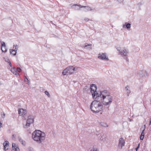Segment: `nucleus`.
<instances>
[{
  "label": "nucleus",
  "mask_w": 151,
  "mask_h": 151,
  "mask_svg": "<svg viewBox=\"0 0 151 151\" xmlns=\"http://www.w3.org/2000/svg\"><path fill=\"white\" fill-rule=\"evenodd\" d=\"M151 124V123H150H150H149V125H150Z\"/></svg>",
  "instance_id": "obj_44"
},
{
  "label": "nucleus",
  "mask_w": 151,
  "mask_h": 151,
  "mask_svg": "<svg viewBox=\"0 0 151 151\" xmlns=\"http://www.w3.org/2000/svg\"><path fill=\"white\" fill-rule=\"evenodd\" d=\"M141 136H143V137L144 136V129L142 132L141 134Z\"/></svg>",
  "instance_id": "obj_28"
},
{
  "label": "nucleus",
  "mask_w": 151,
  "mask_h": 151,
  "mask_svg": "<svg viewBox=\"0 0 151 151\" xmlns=\"http://www.w3.org/2000/svg\"><path fill=\"white\" fill-rule=\"evenodd\" d=\"M75 70V67L73 66H69L67 67L63 70L62 73V74L63 76L71 75L73 73Z\"/></svg>",
  "instance_id": "obj_6"
},
{
  "label": "nucleus",
  "mask_w": 151,
  "mask_h": 151,
  "mask_svg": "<svg viewBox=\"0 0 151 151\" xmlns=\"http://www.w3.org/2000/svg\"><path fill=\"white\" fill-rule=\"evenodd\" d=\"M90 151H99V150L96 147H93Z\"/></svg>",
  "instance_id": "obj_23"
},
{
  "label": "nucleus",
  "mask_w": 151,
  "mask_h": 151,
  "mask_svg": "<svg viewBox=\"0 0 151 151\" xmlns=\"http://www.w3.org/2000/svg\"><path fill=\"white\" fill-rule=\"evenodd\" d=\"M12 136L13 137H15V135L14 134H13L12 135Z\"/></svg>",
  "instance_id": "obj_38"
},
{
  "label": "nucleus",
  "mask_w": 151,
  "mask_h": 151,
  "mask_svg": "<svg viewBox=\"0 0 151 151\" xmlns=\"http://www.w3.org/2000/svg\"><path fill=\"white\" fill-rule=\"evenodd\" d=\"M150 104H151V99H150Z\"/></svg>",
  "instance_id": "obj_40"
},
{
  "label": "nucleus",
  "mask_w": 151,
  "mask_h": 151,
  "mask_svg": "<svg viewBox=\"0 0 151 151\" xmlns=\"http://www.w3.org/2000/svg\"><path fill=\"white\" fill-rule=\"evenodd\" d=\"M119 3H121L124 0H116Z\"/></svg>",
  "instance_id": "obj_29"
},
{
  "label": "nucleus",
  "mask_w": 151,
  "mask_h": 151,
  "mask_svg": "<svg viewBox=\"0 0 151 151\" xmlns=\"http://www.w3.org/2000/svg\"><path fill=\"white\" fill-rule=\"evenodd\" d=\"M18 112L20 116H22L26 114L27 111L26 109H20L18 110Z\"/></svg>",
  "instance_id": "obj_8"
},
{
  "label": "nucleus",
  "mask_w": 151,
  "mask_h": 151,
  "mask_svg": "<svg viewBox=\"0 0 151 151\" xmlns=\"http://www.w3.org/2000/svg\"><path fill=\"white\" fill-rule=\"evenodd\" d=\"M21 69L19 68H17V72H20L21 71Z\"/></svg>",
  "instance_id": "obj_27"
},
{
  "label": "nucleus",
  "mask_w": 151,
  "mask_h": 151,
  "mask_svg": "<svg viewBox=\"0 0 151 151\" xmlns=\"http://www.w3.org/2000/svg\"><path fill=\"white\" fill-rule=\"evenodd\" d=\"M90 105V108L93 113H98L103 109V104L99 99H94Z\"/></svg>",
  "instance_id": "obj_2"
},
{
  "label": "nucleus",
  "mask_w": 151,
  "mask_h": 151,
  "mask_svg": "<svg viewBox=\"0 0 151 151\" xmlns=\"http://www.w3.org/2000/svg\"><path fill=\"white\" fill-rule=\"evenodd\" d=\"M125 89L126 90L127 95L128 96H129V94L131 93V91L129 89V87L128 86H127L125 87Z\"/></svg>",
  "instance_id": "obj_18"
},
{
  "label": "nucleus",
  "mask_w": 151,
  "mask_h": 151,
  "mask_svg": "<svg viewBox=\"0 0 151 151\" xmlns=\"http://www.w3.org/2000/svg\"><path fill=\"white\" fill-rule=\"evenodd\" d=\"M98 99H99L103 104L107 106L110 104L113 100V97L110 93L106 90L101 91Z\"/></svg>",
  "instance_id": "obj_1"
},
{
  "label": "nucleus",
  "mask_w": 151,
  "mask_h": 151,
  "mask_svg": "<svg viewBox=\"0 0 151 151\" xmlns=\"http://www.w3.org/2000/svg\"><path fill=\"white\" fill-rule=\"evenodd\" d=\"M93 10V9H92L89 6H86V10H85V11H91Z\"/></svg>",
  "instance_id": "obj_20"
},
{
  "label": "nucleus",
  "mask_w": 151,
  "mask_h": 151,
  "mask_svg": "<svg viewBox=\"0 0 151 151\" xmlns=\"http://www.w3.org/2000/svg\"><path fill=\"white\" fill-rule=\"evenodd\" d=\"M45 135L40 130H35L32 134L33 139L38 143H40L45 138Z\"/></svg>",
  "instance_id": "obj_3"
},
{
  "label": "nucleus",
  "mask_w": 151,
  "mask_h": 151,
  "mask_svg": "<svg viewBox=\"0 0 151 151\" xmlns=\"http://www.w3.org/2000/svg\"><path fill=\"white\" fill-rule=\"evenodd\" d=\"M25 79H26L27 81H28V80L27 78L26 77H25ZM25 81H26L25 79Z\"/></svg>",
  "instance_id": "obj_37"
},
{
  "label": "nucleus",
  "mask_w": 151,
  "mask_h": 151,
  "mask_svg": "<svg viewBox=\"0 0 151 151\" xmlns=\"http://www.w3.org/2000/svg\"><path fill=\"white\" fill-rule=\"evenodd\" d=\"M91 45V44H88L87 43H86L84 47L86 49L90 50L92 49Z\"/></svg>",
  "instance_id": "obj_14"
},
{
  "label": "nucleus",
  "mask_w": 151,
  "mask_h": 151,
  "mask_svg": "<svg viewBox=\"0 0 151 151\" xmlns=\"http://www.w3.org/2000/svg\"><path fill=\"white\" fill-rule=\"evenodd\" d=\"M84 20L86 22H88L89 20V19L87 18H85L84 19Z\"/></svg>",
  "instance_id": "obj_30"
},
{
  "label": "nucleus",
  "mask_w": 151,
  "mask_h": 151,
  "mask_svg": "<svg viewBox=\"0 0 151 151\" xmlns=\"http://www.w3.org/2000/svg\"><path fill=\"white\" fill-rule=\"evenodd\" d=\"M126 27L127 29H129L131 27V24L129 23L127 24L126 25Z\"/></svg>",
  "instance_id": "obj_24"
},
{
  "label": "nucleus",
  "mask_w": 151,
  "mask_h": 151,
  "mask_svg": "<svg viewBox=\"0 0 151 151\" xmlns=\"http://www.w3.org/2000/svg\"><path fill=\"white\" fill-rule=\"evenodd\" d=\"M30 124H29L27 122L26 124L24 126V128L25 129H27L30 126Z\"/></svg>",
  "instance_id": "obj_21"
},
{
  "label": "nucleus",
  "mask_w": 151,
  "mask_h": 151,
  "mask_svg": "<svg viewBox=\"0 0 151 151\" xmlns=\"http://www.w3.org/2000/svg\"><path fill=\"white\" fill-rule=\"evenodd\" d=\"M12 148L14 150V151H19V147L16 145L15 144H12Z\"/></svg>",
  "instance_id": "obj_12"
},
{
  "label": "nucleus",
  "mask_w": 151,
  "mask_h": 151,
  "mask_svg": "<svg viewBox=\"0 0 151 151\" xmlns=\"http://www.w3.org/2000/svg\"><path fill=\"white\" fill-rule=\"evenodd\" d=\"M8 63H9V65L11 67H12V64L11 63V62H10V61L9 60H8Z\"/></svg>",
  "instance_id": "obj_31"
},
{
  "label": "nucleus",
  "mask_w": 151,
  "mask_h": 151,
  "mask_svg": "<svg viewBox=\"0 0 151 151\" xmlns=\"http://www.w3.org/2000/svg\"><path fill=\"white\" fill-rule=\"evenodd\" d=\"M1 50L2 52H6L7 51V49L6 48V45L5 42H1Z\"/></svg>",
  "instance_id": "obj_9"
},
{
  "label": "nucleus",
  "mask_w": 151,
  "mask_h": 151,
  "mask_svg": "<svg viewBox=\"0 0 151 151\" xmlns=\"http://www.w3.org/2000/svg\"><path fill=\"white\" fill-rule=\"evenodd\" d=\"M10 52L11 54H12L13 55H16L17 53L16 52H15V51L13 50V49H10Z\"/></svg>",
  "instance_id": "obj_19"
},
{
  "label": "nucleus",
  "mask_w": 151,
  "mask_h": 151,
  "mask_svg": "<svg viewBox=\"0 0 151 151\" xmlns=\"http://www.w3.org/2000/svg\"><path fill=\"white\" fill-rule=\"evenodd\" d=\"M2 124L0 122V128H1L2 127Z\"/></svg>",
  "instance_id": "obj_35"
},
{
  "label": "nucleus",
  "mask_w": 151,
  "mask_h": 151,
  "mask_svg": "<svg viewBox=\"0 0 151 151\" xmlns=\"http://www.w3.org/2000/svg\"><path fill=\"white\" fill-rule=\"evenodd\" d=\"M27 122L30 125L34 122V120L32 118H29L27 120Z\"/></svg>",
  "instance_id": "obj_17"
},
{
  "label": "nucleus",
  "mask_w": 151,
  "mask_h": 151,
  "mask_svg": "<svg viewBox=\"0 0 151 151\" xmlns=\"http://www.w3.org/2000/svg\"><path fill=\"white\" fill-rule=\"evenodd\" d=\"M139 146H140V144L139 143V144H138L137 147L136 149V151L139 148Z\"/></svg>",
  "instance_id": "obj_33"
},
{
  "label": "nucleus",
  "mask_w": 151,
  "mask_h": 151,
  "mask_svg": "<svg viewBox=\"0 0 151 151\" xmlns=\"http://www.w3.org/2000/svg\"><path fill=\"white\" fill-rule=\"evenodd\" d=\"M99 139L102 141H104L105 140V137L103 135L101 134L98 137Z\"/></svg>",
  "instance_id": "obj_16"
},
{
  "label": "nucleus",
  "mask_w": 151,
  "mask_h": 151,
  "mask_svg": "<svg viewBox=\"0 0 151 151\" xmlns=\"http://www.w3.org/2000/svg\"><path fill=\"white\" fill-rule=\"evenodd\" d=\"M117 49L119 54L123 57L127 56L129 52L128 49L124 47H119L117 48Z\"/></svg>",
  "instance_id": "obj_5"
},
{
  "label": "nucleus",
  "mask_w": 151,
  "mask_h": 151,
  "mask_svg": "<svg viewBox=\"0 0 151 151\" xmlns=\"http://www.w3.org/2000/svg\"><path fill=\"white\" fill-rule=\"evenodd\" d=\"M98 58L102 60L108 61L109 60L108 57L106 55V53H103L102 52L99 53L98 54Z\"/></svg>",
  "instance_id": "obj_7"
},
{
  "label": "nucleus",
  "mask_w": 151,
  "mask_h": 151,
  "mask_svg": "<svg viewBox=\"0 0 151 151\" xmlns=\"http://www.w3.org/2000/svg\"><path fill=\"white\" fill-rule=\"evenodd\" d=\"M18 46L17 45H14L13 46V50H14V51H15V52H17V47Z\"/></svg>",
  "instance_id": "obj_22"
},
{
  "label": "nucleus",
  "mask_w": 151,
  "mask_h": 151,
  "mask_svg": "<svg viewBox=\"0 0 151 151\" xmlns=\"http://www.w3.org/2000/svg\"><path fill=\"white\" fill-rule=\"evenodd\" d=\"M144 137H143V136H140V139L141 140H143L144 139Z\"/></svg>",
  "instance_id": "obj_34"
},
{
  "label": "nucleus",
  "mask_w": 151,
  "mask_h": 151,
  "mask_svg": "<svg viewBox=\"0 0 151 151\" xmlns=\"http://www.w3.org/2000/svg\"><path fill=\"white\" fill-rule=\"evenodd\" d=\"M45 93L46 95L48 97H49L50 96L48 92L47 91H45Z\"/></svg>",
  "instance_id": "obj_26"
},
{
  "label": "nucleus",
  "mask_w": 151,
  "mask_h": 151,
  "mask_svg": "<svg viewBox=\"0 0 151 151\" xmlns=\"http://www.w3.org/2000/svg\"><path fill=\"white\" fill-rule=\"evenodd\" d=\"M73 6H79L80 8L84 7V8H86V6H82L81 5H78L76 4H74Z\"/></svg>",
  "instance_id": "obj_25"
},
{
  "label": "nucleus",
  "mask_w": 151,
  "mask_h": 151,
  "mask_svg": "<svg viewBox=\"0 0 151 151\" xmlns=\"http://www.w3.org/2000/svg\"><path fill=\"white\" fill-rule=\"evenodd\" d=\"M126 59L128 61V59H127V58Z\"/></svg>",
  "instance_id": "obj_43"
},
{
  "label": "nucleus",
  "mask_w": 151,
  "mask_h": 151,
  "mask_svg": "<svg viewBox=\"0 0 151 151\" xmlns=\"http://www.w3.org/2000/svg\"><path fill=\"white\" fill-rule=\"evenodd\" d=\"M11 72L14 74L15 75H18L19 73L17 71V69H16L14 68H12L11 69Z\"/></svg>",
  "instance_id": "obj_13"
},
{
  "label": "nucleus",
  "mask_w": 151,
  "mask_h": 151,
  "mask_svg": "<svg viewBox=\"0 0 151 151\" xmlns=\"http://www.w3.org/2000/svg\"><path fill=\"white\" fill-rule=\"evenodd\" d=\"M96 89V87L95 85L92 84L91 85V92L94 99H97L98 97H99V95L100 94V93L101 92V91H97Z\"/></svg>",
  "instance_id": "obj_4"
},
{
  "label": "nucleus",
  "mask_w": 151,
  "mask_h": 151,
  "mask_svg": "<svg viewBox=\"0 0 151 151\" xmlns=\"http://www.w3.org/2000/svg\"><path fill=\"white\" fill-rule=\"evenodd\" d=\"M4 149L5 150H6L8 149L9 147V142L8 141H6L3 143Z\"/></svg>",
  "instance_id": "obj_11"
},
{
  "label": "nucleus",
  "mask_w": 151,
  "mask_h": 151,
  "mask_svg": "<svg viewBox=\"0 0 151 151\" xmlns=\"http://www.w3.org/2000/svg\"><path fill=\"white\" fill-rule=\"evenodd\" d=\"M124 141L123 138H120L119 140V146L121 147L124 145Z\"/></svg>",
  "instance_id": "obj_10"
},
{
  "label": "nucleus",
  "mask_w": 151,
  "mask_h": 151,
  "mask_svg": "<svg viewBox=\"0 0 151 151\" xmlns=\"http://www.w3.org/2000/svg\"><path fill=\"white\" fill-rule=\"evenodd\" d=\"M77 9H78H78H78V8H77Z\"/></svg>",
  "instance_id": "obj_45"
},
{
  "label": "nucleus",
  "mask_w": 151,
  "mask_h": 151,
  "mask_svg": "<svg viewBox=\"0 0 151 151\" xmlns=\"http://www.w3.org/2000/svg\"><path fill=\"white\" fill-rule=\"evenodd\" d=\"M5 114L4 113H3L2 114H1L2 117L4 118V117Z\"/></svg>",
  "instance_id": "obj_32"
},
{
  "label": "nucleus",
  "mask_w": 151,
  "mask_h": 151,
  "mask_svg": "<svg viewBox=\"0 0 151 151\" xmlns=\"http://www.w3.org/2000/svg\"><path fill=\"white\" fill-rule=\"evenodd\" d=\"M150 123H151V119L150 120Z\"/></svg>",
  "instance_id": "obj_42"
},
{
  "label": "nucleus",
  "mask_w": 151,
  "mask_h": 151,
  "mask_svg": "<svg viewBox=\"0 0 151 151\" xmlns=\"http://www.w3.org/2000/svg\"><path fill=\"white\" fill-rule=\"evenodd\" d=\"M144 72L145 73H146V76H147V71H144Z\"/></svg>",
  "instance_id": "obj_36"
},
{
  "label": "nucleus",
  "mask_w": 151,
  "mask_h": 151,
  "mask_svg": "<svg viewBox=\"0 0 151 151\" xmlns=\"http://www.w3.org/2000/svg\"><path fill=\"white\" fill-rule=\"evenodd\" d=\"M32 149H32L30 147H29L28 148L29 150V149Z\"/></svg>",
  "instance_id": "obj_39"
},
{
  "label": "nucleus",
  "mask_w": 151,
  "mask_h": 151,
  "mask_svg": "<svg viewBox=\"0 0 151 151\" xmlns=\"http://www.w3.org/2000/svg\"><path fill=\"white\" fill-rule=\"evenodd\" d=\"M19 140L22 144L24 146L25 145L26 143L24 141L21 137H18Z\"/></svg>",
  "instance_id": "obj_15"
},
{
  "label": "nucleus",
  "mask_w": 151,
  "mask_h": 151,
  "mask_svg": "<svg viewBox=\"0 0 151 151\" xmlns=\"http://www.w3.org/2000/svg\"><path fill=\"white\" fill-rule=\"evenodd\" d=\"M125 25L124 24L123 26V27H124L125 26Z\"/></svg>",
  "instance_id": "obj_41"
}]
</instances>
